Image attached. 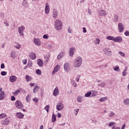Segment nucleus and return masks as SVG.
I'll use <instances>...</instances> for the list:
<instances>
[{
    "instance_id": "38",
    "label": "nucleus",
    "mask_w": 129,
    "mask_h": 129,
    "mask_svg": "<svg viewBox=\"0 0 129 129\" xmlns=\"http://www.w3.org/2000/svg\"><path fill=\"white\" fill-rule=\"evenodd\" d=\"M105 100H107V97H104L101 98L99 99V101L100 102H103L105 101Z\"/></svg>"
},
{
    "instance_id": "22",
    "label": "nucleus",
    "mask_w": 129,
    "mask_h": 129,
    "mask_svg": "<svg viewBox=\"0 0 129 129\" xmlns=\"http://www.w3.org/2000/svg\"><path fill=\"white\" fill-rule=\"evenodd\" d=\"M25 80L27 81V82H30V81H32V80H33V78H32V77L29 75H26Z\"/></svg>"
},
{
    "instance_id": "45",
    "label": "nucleus",
    "mask_w": 129,
    "mask_h": 129,
    "mask_svg": "<svg viewBox=\"0 0 129 129\" xmlns=\"http://www.w3.org/2000/svg\"><path fill=\"white\" fill-rule=\"evenodd\" d=\"M30 97H31L30 95H27L26 97V100L27 102H29L30 101Z\"/></svg>"
},
{
    "instance_id": "61",
    "label": "nucleus",
    "mask_w": 129,
    "mask_h": 129,
    "mask_svg": "<svg viewBox=\"0 0 129 129\" xmlns=\"http://www.w3.org/2000/svg\"><path fill=\"white\" fill-rule=\"evenodd\" d=\"M83 33L87 32V31L86 30V28L85 27H83Z\"/></svg>"
},
{
    "instance_id": "13",
    "label": "nucleus",
    "mask_w": 129,
    "mask_h": 129,
    "mask_svg": "<svg viewBox=\"0 0 129 129\" xmlns=\"http://www.w3.org/2000/svg\"><path fill=\"white\" fill-rule=\"evenodd\" d=\"M65 54H66V53L65 52V50H62L57 55V59L58 60H60L61 58H63V57L65 56Z\"/></svg>"
},
{
    "instance_id": "15",
    "label": "nucleus",
    "mask_w": 129,
    "mask_h": 129,
    "mask_svg": "<svg viewBox=\"0 0 129 129\" xmlns=\"http://www.w3.org/2000/svg\"><path fill=\"white\" fill-rule=\"evenodd\" d=\"M59 70H60V66H59V64H57L55 67V68L53 69V72H52V75H55V73H57V72H58V71H59Z\"/></svg>"
},
{
    "instance_id": "10",
    "label": "nucleus",
    "mask_w": 129,
    "mask_h": 129,
    "mask_svg": "<svg viewBox=\"0 0 129 129\" xmlns=\"http://www.w3.org/2000/svg\"><path fill=\"white\" fill-rule=\"evenodd\" d=\"M44 13L45 15H49L50 13V6H49V4L48 3H46L45 4Z\"/></svg>"
},
{
    "instance_id": "8",
    "label": "nucleus",
    "mask_w": 129,
    "mask_h": 129,
    "mask_svg": "<svg viewBox=\"0 0 129 129\" xmlns=\"http://www.w3.org/2000/svg\"><path fill=\"white\" fill-rule=\"evenodd\" d=\"M33 42L36 46H41L42 45V41L39 38H35L33 40Z\"/></svg>"
},
{
    "instance_id": "20",
    "label": "nucleus",
    "mask_w": 129,
    "mask_h": 129,
    "mask_svg": "<svg viewBox=\"0 0 129 129\" xmlns=\"http://www.w3.org/2000/svg\"><path fill=\"white\" fill-rule=\"evenodd\" d=\"M53 95L54 96H57L59 95V89H58V87H56L53 90Z\"/></svg>"
},
{
    "instance_id": "27",
    "label": "nucleus",
    "mask_w": 129,
    "mask_h": 129,
    "mask_svg": "<svg viewBox=\"0 0 129 129\" xmlns=\"http://www.w3.org/2000/svg\"><path fill=\"white\" fill-rule=\"evenodd\" d=\"M36 54H35V53L32 52L30 55V59H31V60H35V59H36Z\"/></svg>"
},
{
    "instance_id": "3",
    "label": "nucleus",
    "mask_w": 129,
    "mask_h": 129,
    "mask_svg": "<svg viewBox=\"0 0 129 129\" xmlns=\"http://www.w3.org/2000/svg\"><path fill=\"white\" fill-rule=\"evenodd\" d=\"M25 29H26V27H25L24 26H21L18 27V33L20 36L22 37L25 36V34H24V31H25Z\"/></svg>"
},
{
    "instance_id": "64",
    "label": "nucleus",
    "mask_w": 129,
    "mask_h": 129,
    "mask_svg": "<svg viewBox=\"0 0 129 129\" xmlns=\"http://www.w3.org/2000/svg\"><path fill=\"white\" fill-rule=\"evenodd\" d=\"M124 128H125V124H123L121 127V129H124Z\"/></svg>"
},
{
    "instance_id": "47",
    "label": "nucleus",
    "mask_w": 129,
    "mask_h": 129,
    "mask_svg": "<svg viewBox=\"0 0 129 129\" xmlns=\"http://www.w3.org/2000/svg\"><path fill=\"white\" fill-rule=\"evenodd\" d=\"M49 108H50V106H49V105H46V106L44 107L45 110H46L47 113L49 112Z\"/></svg>"
},
{
    "instance_id": "6",
    "label": "nucleus",
    "mask_w": 129,
    "mask_h": 129,
    "mask_svg": "<svg viewBox=\"0 0 129 129\" xmlns=\"http://www.w3.org/2000/svg\"><path fill=\"white\" fill-rule=\"evenodd\" d=\"M63 69L65 71V72H69L71 70L70 69V64H69V62H66L63 64Z\"/></svg>"
},
{
    "instance_id": "28",
    "label": "nucleus",
    "mask_w": 129,
    "mask_h": 129,
    "mask_svg": "<svg viewBox=\"0 0 129 129\" xmlns=\"http://www.w3.org/2000/svg\"><path fill=\"white\" fill-rule=\"evenodd\" d=\"M6 94H5V92H0V100H3Z\"/></svg>"
},
{
    "instance_id": "43",
    "label": "nucleus",
    "mask_w": 129,
    "mask_h": 129,
    "mask_svg": "<svg viewBox=\"0 0 129 129\" xmlns=\"http://www.w3.org/2000/svg\"><path fill=\"white\" fill-rule=\"evenodd\" d=\"M114 124H115V122H114L113 121L110 122L108 123V126H109V127H111V126H114Z\"/></svg>"
},
{
    "instance_id": "2",
    "label": "nucleus",
    "mask_w": 129,
    "mask_h": 129,
    "mask_svg": "<svg viewBox=\"0 0 129 129\" xmlns=\"http://www.w3.org/2000/svg\"><path fill=\"white\" fill-rule=\"evenodd\" d=\"M54 29L56 31H61L63 29V23L59 19H57L54 22Z\"/></svg>"
},
{
    "instance_id": "60",
    "label": "nucleus",
    "mask_w": 129,
    "mask_h": 129,
    "mask_svg": "<svg viewBox=\"0 0 129 129\" xmlns=\"http://www.w3.org/2000/svg\"><path fill=\"white\" fill-rule=\"evenodd\" d=\"M11 100L12 101H14V100H16V97L14 96H11Z\"/></svg>"
},
{
    "instance_id": "1",
    "label": "nucleus",
    "mask_w": 129,
    "mask_h": 129,
    "mask_svg": "<svg viewBox=\"0 0 129 129\" xmlns=\"http://www.w3.org/2000/svg\"><path fill=\"white\" fill-rule=\"evenodd\" d=\"M82 57L81 56H78L77 57L73 63L74 67L75 68H79L82 65Z\"/></svg>"
},
{
    "instance_id": "50",
    "label": "nucleus",
    "mask_w": 129,
    "mask_h": 129,
    "mask_svg": "<svg viewBox=\"0 0 129 129\" xmlns=\"http://www.w3.org/2000/svg\"><path fill=\"white\" fill-rule=\"evenodd\" d=\"M18 93H20V90H16L14 93H13V94L15 96H17Z\"/></svg>"
},
{
    "instance_id": "57",
    "label": "nucleus",
    "mask_w": 129,
    "mask_h": 129,
    "mask_svg": "<svg viewBox=\"0 0 129 129\" xmlns=\"http://www.w3.org/2000/svg\"><path fill=\"white\" fill-rule=\"evenodd\" d=\"M112 129H120V127H116V125L112 126Z\"/></svg>"
},
{
    "instance_id": "58",
    "label": "nucleus",
    "mask_w": 129,
    "mask_h": 129,
    "mask_svg": "<svg viewBox=\"0 0 129 129\" xmlns=\"http://www.w3.org/2000/svg\"><path fill=\"white\" fill-rule=\"evenodd\" d=\"M124 34L125 36H129V31H126V32H124Z\"/></svg>"
},
{
    "instance_id": "63",
    "label": "nucleus",
    "mask_w": 129,
    "mask_h": 129,
    "mask_svg": "<svg viewBox=\"0 0 129 129\" xmlns=\"http://www.w3.org/2000/svg\"><path fill=\"white\" fill-rule=\"evenodd\" d=\"M23 63L24 64V65H26V64H27V59H24L23 60Z\"/></svg>"
},
{
    "instance_id": "39",
    "label": "nucleus",
    "mask_w": 129,
    "mask_h": 129,
    "mask_svg": "<svg viewBox=\"0 0 129 129\" xmlns=\"http://www.w3.org/2000/svg\"><path fill=\"white\" fill-rule=\"evenodd\" d=\"M14 47L15 48H16V49H20L22 46L20 44V43H16V44L14 45Z\"/></svg>"
},
{
    "instance_id": "59",
    "label": "nucleus",
    "mask_w": 129,
    "mask_h": 129,
    "mask_svg": "<svg viewBox=\"0 0 129 129\" xmlns=\"http://www.w3.org/2000/svg\"><path fill=\"white\" fill-rule=\"evenodd\" d=\"M33 101H34V102H36V103H37L38 102V98H37L36 97L34 98L33 99Z\"/></svg>"
},
{
    "instance_id": "18",
    "label": "nucleus",
    "mask_w": 129,
    "mask_h": 129,
    "mask_svg": "<svg viewBox=\"0 0 129 129\" xmlns=\"http://www.w3.org/2000/svg\"><path fill=\"white\" fill-rule=\"evenodd\" d=\"M17 79H18V78L16 76H11L10 77L9 81L10 82H15V81H17Z\"/></svg>"
},
{
    "instance_id": "46",
    "label": "nucleus",
    "mask_w": 129,
    "mask_h": 129,
    "mask_svg": "<svg viewBox=\"0 0 129 129\" xmlns=\"http://www.w3.org/2000/svg\"><path fill=\"white\" fill-rule=\"evenodd\" d=\"M36 74H37V75H41V74H42V72H41V70H40L39 69L36 70Z\"/></svg>"
},
{
    "instance_id": "17",
    "label": "nucleus",
    "mask_w": 129,
    "mask_h": 129,
    "mask_svg": "<svg viewBox=\"0 0 129 129\" xmlns=\"http://www.w3.org/2000/svg\"><path fill=\"white\" fill-rule=\"evenodd\" d=\"M52 17L53 19L58 18V11L56 9H53L52 11Z\"/></svg>"
},
{
    "instance_id": "42",
    "label": "nucleus",
    "mask_w": 129,
    "mask_h": 129,
    "mask_svg": "<svg viewBox=\"0 0 129 129\" xmlns=\"http://www.w3.org/2000/svg\"><path fill=\"white\" fill-rule=\"evenodd\" d=\"M5 117H7V114L5 113L0 114V119H3V118H5Z\"/></svg>"
},
{
    "instance_id": "44",
    "label": "nucleus",
    "mask_w": 129,
    "mask_h": 129,
    "mask_svg": "<svg viewBox=\"0 0 129 129\" xmlns=\"http://www.w3.org/2000/svg\"><path fill=\"white\" fill-rule=\"evenodd\" d=\"M115 113L114 112L111 111L110 113L108 114L109 117H113L114 116Z\"/></svg>"
},
{
    "instance_id": "37",
    "label": "nucleus",
    "mask_w": 129,
    "mask_h": 129,
    "mask_svg": "<svg viewBox=\"0 0 129 129\" xmlns=\"http://www.w3.org/2000/svg\"><path fill=\"white\" fill-rule=\"evenodd\" d=\"M22 5L24 8H28V2L24 1L22 3Z\"/></svg>"
},
{
    "instance_id": "26",
    "label": "nucleus",
    "mask_w": 129,
    "mask_h": 129,
    "mask_svg": "<svg viewBox=\"0 0 129 129\" xmlns=\"http://www.w3.org/2000/svg\"><path fill=\"white\" fill-rule=\"evenodd\" d=\"M113 21L115 23H117L118 22V16L117 15H114L113 18Z\"/></svg>"
},
{
    "instance_id": "55",
    "label": "nucleus",
    "mask_w": 129,
    "mask_h": 129,
    "mask_svg": "<svg viewBox=\"0 0 129 129\" xmlns=\"http://www.w3.org/2000/svg\"><path fill=\"white\" fill-rule=\"evenodd\" d=\"M47 48L48 49H52L53 48V45H52L51 44H49L47 45Z\"/></svg>"
},
{
    "instance_id": "62",
    "label": "nucleus",
    "mask_w": 129,
    "mask_h": 129,
    "mask_svg": "<svg viewBox=\"0 0 129 129\" xmlns=\"http://www.w3.org/2000/svg\"><path fill=\"white\" fill-rule=\"evenodd\" d=\"M61 113H58L57 114V117L60 118L61 117Z\"/></svg>"
},
{
    "instance_id": "11",
    "label": "nucleus",
    "mask_w": 129,
    "mask_h": 129,
    "mask_svg": "<svg viewBox=\"0 0 129 129\" xmlns=\"http://www.w3.org/2000/svg\"><path fill=\"white\" fill-rule=\"evenodd\" d=\"M103 51L104 52V54L106 55V56H111L112 55V52L109 48H104Z\"/></svg>"
},
{
    "instance_id": "54",
    "label": "nucleus",
    "mask_w": 129,
    "mask_h": 129,
    "mask_svg": "<svg viewBox=\"0 0 129 129\" xmlns=\"http://www.w3.org/2000/svg\"><path fill=\"white\" fill-rule=\"evenodd\" d=\"M1 75H2V76H6V75H7V72H6V71H2L1 72Z\"/></svg>"
},
{
    "instance_id": "31",
    "label": "nucleus",
    "mask_w": 129,
    "mask_h": 129,
    "mask_svg": "<svg viewBox=\"0 0 129 129\" xmlns=\"http://www.w3.org/2000/svg\"><path fill=\"white\" fill-rule=\"evenodd\" d=\"M98 87H101L102 88H104L105 87V82H103L101 83L98 84Z\"/></svg>"
},
{
    "instance_id": "19",
    "label": "nucleus",
    "mask_w": 129,
    "mask_h": 129,
    "mask_svg": "<svg viewBox=\"0 0 129 129\" xmlns=\"http://www.w3.org/2000/svg\"><path fill=\"white\" fill-rule=\"evenodd\" d=\"M84 97L83 96L79 95L77 97V101L80 103H81L83 101Z\"/></svg>"
},
{
    "instance_id": "29",
    "label": "nucleus",
    "mask_w": 129,
    "mask_h": 129,
    "mask_svg": "<svg viewBox=\"0 0 129 129\" xmlns=\"http://www.w3.org/2000/svg\"><path fill=\"white\" fill-rule=\"evenodd\" d=\"M126 72H127V67H126L123 71L122 72V76L124 77L126 76V74H127V73Z\"/></svg>"
},
{
    "instance_id": "30",
    "label": "nucleus",
    "mask_w": 129,
    "mask_h": 129,
    "mask_svg": "<svg viewBox=\"0 0 129 129\" xmlns=\"http://www.w3.org/2000/svg\"><path fill=\"white\" fill-rule=\"evenodd\" d=\"M40 89V87L38 86H36L33 88V93H36V92H38L39 90Z\"/></svg>"
},
{
    "instance_id": "21",
    "label": "nucleus",
    "mask_w": 129,
    "mask_h": 129,
    "mask_svg": "<svg viewBox=\"0 0 129 129\" xmlns=\"http://www.w3.org/2000/svg\"><path fill=\"white\" fill-rule=\"evenodd\" d=\"M16 116L18 118L22 119V118H24L25 115H24V114L22 113L21 112H17L16 113Z\"/></svg>"
},
{
    "instance_id": "53",
    "label": "nucleus",
    "mask_w": 129,
    "mask_h": 129,
    "mask_svg": "<svg viewBox=\"0 0 129 129\" xmlns=\"http://www.w3.org/2000/svg\"><path fill=\"white\" fill-rule=\"evenodd\" d=\"M32 65L33 63L32 62V61H29L28 63L27 66L28 67H32Z\"/></svg>"
},
{
    "instance_id": "16",
    "label": "nucleus",
    "mask_w": 129,
    "mask_h": 129,
    "mask_svg": "<svg viewBox=\"0 0 129 129\" xmlns=\"http://www.w3.org/2000/svg\"><path fill=\"white\" fill-rule=\"evenodd\" d=\"M97 13L99 16H105L106 15V12L104 10L99 9L97 11Z\"/></svg>"
},
{
    "instance_id": "56",
    "label": "nucleus",
    "mask_w": 129,
    "mask_h": 129,
    "mask_svg": "<svg viewBox=\"0 0 129 129\" xmlns=\"http://www.w3.org/2000/svg\"><path fill=\"white\" fill-rule=\"evenodd\" d=\"M5 63H2L1 66V69H5Z\"/></svg>"
},
{
    "instance_id": "40",
    "label": "nucleus",
    "mask_w": 129,
    "mask_h": 129,
    "mask_svg": "<svg viewBox=\"0 0 129 129\" xmlns=\"http://www.w3.org/2000/svg\"><path fill=\"white\" fill-rule=\"evenodd\" d=\"M118 55L121 56V57H125V54H124V53L122 52V51H118Z\"/></svg>"
},
{
    "instance_id": "23",
    "label": "nucleus",
    "mask_w": 129,
    "mask_h": 129,
    "mask_svg": "<svg viewBox=\"0 0 129 129\" xmlns=\"http://www.w3.org/2000/svg\"><path fill=\"white\" fill-rule=\"evenodd\" d=\"M90 91H91V97H94L96 96V95H97V91L91 90Z\"/></svg>"
},
{
    "instance_id": "33",
    "label": "nucleus",
    "mask_w": 129,
    "mask_h": 129,
    "mask_svg": "<svg viewBox=\"0 0 129 129\" xmlns=\"http://www.w3.org/2000/svg\"><path fill=\"white\" fill-rule=\"evenodd\" d=\"M100 43V39L99 38H97L94 41V43L95 45H99Z\"/></svg>"
},
{
    "instance_id": "34",
    "label": "nucleus",
    "mask_w": 129,
    "mask_h": 129,
    "mask_svg": "<svg viewBox=\"0 0 129 129\" xmlns=\"http://www.w3.org/2000/svg\"><path fill=\"white\" fill-rule=\"evenodd\" d=\"M113 70L114 71H116V72H119L120 71V70H119V66H116L115 67H113Z\"/></svg>"
},
{
    "instance_id": "12",
    "label": "nucleus",
    "mask_w": 129,
    "mask_h": 129,
    "mask_svg": "<svg viewBox=\"0 0 129 129\" xmlns=\"http://www.w3.org/2000/svg\"><path fill=\"white\" fill-rule=\"evenodd\" d=\"M76 50L75 47H71L70 48L69 54L70 57H73V56H74V52H75Z\"/></svg>"
},
{
    "instance_id": "4",
    "label": "nucleus",
    "mask_w": 129,
    "mask_h": 129,
    "mask_svg": "<svg viewBox=\"0 0 129 129\" xmlns=\"http://www.w3.org/2000/svg\"><path fill=\"white\" fill-rule=\"evenodd\" d=\"M15 106L19 109H23V108H24V105L23 104V103H22L20 100H17L16 101Z\"/></svg>"
},
{
    "instance_id": "49",
    "label": "nucleus",
    "mask_w": 129,
    "mask_h": 129,
    "mask_svg": "<svg viewBox=\"0 0 129 129\" xmlns=\"http://www.w3.org/2000/svg\"><path fill=\"white\" fill-rule=\"evenodd\" d=\"M79 112V109H76L74 110L75 115H77Z\"/></svg>"
},
{
    "instance_id": "25",
    "label": "nucleus",
    "mask_w": 129,
    "mask_h": 129,
    "mask_svg": "<svg viewBox=\"0 0 129 129\" xmlns=\"http://www.w3.org/2000/svg\"><path fill=\"white\" fill-rule=\"evenodd\" d=\"M37 64L39 67H42L43 65H44V63L43 62V60L41 59H39L37 60Z\"/></svg>"
},
{
    "instance_id": "5",
    "label": "nucleus",
    "mask_w": 129,
    "mask_h": 129,
    "mask_svg": "<svg viewBox=\"0 0 129 129\" xmlns=\"http://www.w3.org/2000/svg\"><path fill=\"white\" fill-rule=\"evenodd\" d=\"M64 109V104L62 102H58L56 104V109L58 111H61V110H63Z\"/></svg>"
},
{
    "instance_id": "41",
    "label": "nucleus",
    "mask_w": 129,
    "mask_h": 129,
    "mask_svg": "<svg viewBox=\"0 0 129 129\" xmlns=\"http://www.w3.org/2000/svg\"><path fill=\"white\" fill-rule=\"evenodd\" d=\"M55 121H56V115L52 114V122H55Z\"/></svg>"
},
{
    "instance_id": "36",
    "label": "nucleus",
    "mask_w": 129,
    "mask_h": 129,
    "mask_svg": "<svg viewBox=\"0 0 129 129\" xmlns=\"http://www.w3.org/2000/svg\"><path fill=\"white\" fill-rule=\"evenodd\" d=\"M10 55L13 59H15L16 58V52L12 51L11 52Z\"/></svg>"
},
{
    "instance_id": "24",
    "label": "nucleus",
    "mask_w": 129,
    "mask_h": 129,
    "mask_svg": "<svg viewBox=\"0 0 129 129\" xmlns=\"http://www.w3.org/2000/svg\"><path fill=\"white\" fill-rule=\"evenodd\" d=\"M51 56L50 54H48L45 55L44 57V61L46 63H48L49 59H50V57Z\"/></svg>"
},
{
    "instance_id": "51",
    "label": "nucleus",
    "mask_w": 129,
    "mask_h": 129,
    "mask_svg": "<svg viewBox=\"0 0 129 129\" xmlns=\"http://www.w3.org/2000/svg\"><path fill=\"white\" fill-rule=\"evenodd\" d=\"M43 39H45L46 40H48V39H49V36H48V35L47 34H44L43 36Z\"/></svg>"
},
{
    "instance_id": "14",
    "label": "nucleus",
    "mask_w": 129,
    "mask_h": 129,
    "mask_svg": "<svg viewBox=\"0 0 129 129\" xmlns=\"http://www.w3.org/2000/svg\"><path fill=\"white\" fill-rule=\"evenodd\" d=\"M114 43H121L122 42V38L120 36H117L114 38Z\"/></svg>"
},
{
    "instance_id": "35",
    "label": "nucleus",
    "mask_w": 129,
    "mask_h": 129,
    "mask_svg": "<svg viewBox=\"0 0 129 129\" xmlns=\"http://www.w3.org/2000/svg\"><path fill=\"white\" fill-rule=\"evenodd\" d=\"M85 97H91V92L88 91L85 94Z\"/></svg>"
},
{
    "instance_id": "9",
    "label": "nucleus",
    "mask_w": 129,
    "mask_h": 129,
    "mask_svg": "<svg viewBox=\"0 0 129 129\" xmlns=\"http://www.w3.org/2000/svg\"><path fill=\"white\" fill-rule=\"evenodd\" d=\"M118 30L119 33H122L123 32V30H124V27L123 26V24L121 23H119L118 24Z\"/></svg>"
},
{
    "instance_id": "48",
    "label": "nucleus",
    "mask_w": 129,
    "mask_h": 129,
    "mask_svg": "<svg viewBox=\"0 0 129 129\" xmlns=\"http://www.w3.org/2000/svg\"><path fill=\"white\" fill-rule=\"evenodd\" d=\"M124 104L129 105V99H126L124 101Z\"/></svg>"
},
{
    "instance_id": "32",
    "label": "nucleus",
    "mask_w": 129,
    "mask_h": 129,
    "mask_svg": "<svg viewBox=\"0 0 129 129\" xmlns=\"http://www.w3.org/2000/svg\"><path fill=\"white\" fill-rule=\"evenodd\" d=\"M107 40H109V41H114V37L112 36H108L106 37Z\"/></svg>"
},
{
    "instance_id": "7",
    "label": "nucleus",
    "mask_w": 129,
    "mask_h": 129,
    "mask_svg": "<svg viewBox=\"0 0 129 129\" xmlns=\"http://www.w3.org/2000/svg\"><path fill=\"white\" fill-rule=\"evenodd\" d=\"M10 122L11 120L10 119H9V118H6L5 119L1 121V124L2 125H9Z\"/></svg>"
},
{
    "instance_id": "52",
    "label": "nucleus",
    "mask_w": 129,
    "mask_h": 129,
    "mask_svg": "<svg viewBox=\"0 0 129 129\" xmlns=\"http://www.w3.org/2000/svg\"><path fill=\"white\" fill-rule=\"evenodd\" d=\"M80 77H81V75H78L76 78V81L79 82V79H80Z\"/></svg>"
}]
</instances>
